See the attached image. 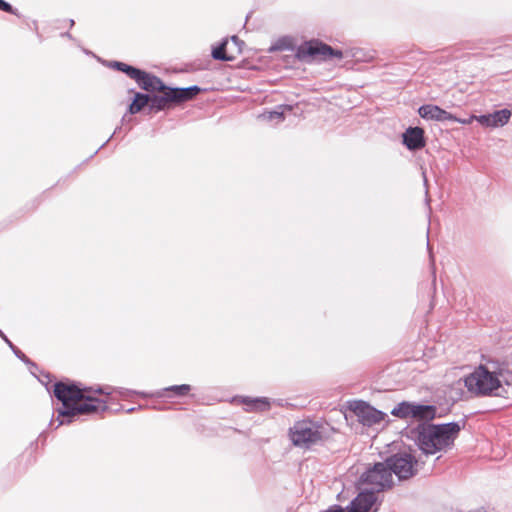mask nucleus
<instances>
[{
    "label": "nucleus",
    "mask_w": 512,
    "mask_h": 512,
    "mask_svg": "<svg viewBox=\"0 0 512 512\" xmlns=\"http://www.w3.org/2000/svg\"><path fill=\"white\" fill-rule=\"evenodd\" d=\"M113 67L116 68L119 71L124 72L129 76L131 79H135L138 75H140V69L135 68L133 66H130L128 64H125L123 62H114Z\"/></svg>",
    "instance_id": "obj_22"
},
{
    "label": "nucleus",
    "mask_w": 512,
    "mask_h": 512,
    "mask_svg": "<svg viewBox=\"0 0 512 512\" xmlns=\"http://www.w3.org/2000/svg\"><path fill=\"white\" fill-rule=\"evenodd\" d=\"M348 408L361 424L368 427L382 422L386 416L382 411L361 400L350 401Z\"/></svg>",
    "instance_id": "obj_9"
},
{
    "label": "nucleus",
    "mask_w": 512,
    "mask_h": 512,
    "mask_svg": "<svg viewBox=\"0 0 512 512\" xmlns=\"http://www.w3.org/2000/svg\"><path fill=\"white\" fill-rule=\"evenodd\" d=\"M228 43V40L225 39L223 40V42L216 48H214L212 50V57L215 59V60H221V61H232L234 60V57L233 56H229L225 49H226V45Z\"/></svg>",
    "instance_id": "obj_21"
},
{
    "label": "nucleus",
    "mask_w": 512,
    "mask_h": 512,
    "mask_svg": "<svg viewBox=\"0 0 512 512\" xmlns=\"http://www.w3.org/2000/svg\"><path fill=\"white\" fill-rule=\"evenodd\" d=\"M243 403L248 411H263L269 408V402L266 398H245Z\"/></svg>",
    "instance_id": "obj_19"
},
{
    "label": "nucleus",
    "mask_w": 512,
    "mask_h": 512,
    "mask_svg": "<svg viewBox=\"0 0 512 512\" xmlns=\"http://www.w3.org/2000/svg\"><path fill=\"white\" fill-rule=\"evenodd\" d=\"M426 202H427V205H429L430 199L428 197L426 198ZM428 209H431V206H428Z\"/></svg>",
    "instance_id": "obj_33"
},
{
    "label": "nucleus",
    "mask_w": 512,
    "mask_h": 512,
    "mask_svg": "<svg viewBox=\"0 0 512 512\" xmlns=\"http://www.w3.org/2000/svg\"><path fill=\"white\" fill-rule=\"evenodd\" d=\"M424 183H425V186L427 187V179L426 177H424ZM426 196H428V189L426 188Z\"/></svg>",
    "instance_id": "obj_31"
},
{
    "label": "nucleus",
    "mask_w": 512,
    "mask_h": 512,
    "mask_svg": "<svg viewBox=\"0 0 512 512\" xmlns=\"http://www.w3.org/2000/svg\"><path fill=\"white\" fill-rule=\"evenodd\" d=\"M491 114L492 127H502L508 123L511 117V111L508 109L497 110Z\"/></svg>",
    "instance_id": "obj_18"
},
{
    "label": "nucleus",
    "mask_w": 512,
    "mask_h": 512,
    "mask_svg": "<svg viewBox=\"0 0 512 512\" xmlns=\"http://www.w3.org/2000/svg\"><path fill=\"white\" fill-rule=\"evenodd\" d=\"M135 410H136V408H134V407H133V408L128 409V410H127V412H128V413H131V412H133V411H135Z\"/></svg>",
    "instance_id": "obj_32"
},
{
    "label": "nucleus",
    "mask_w": 512,
    "mask_h": 512,
    "mask_svg": "<svg viewBox=\"0 0 512 512\" xmlns=\"http://www.w3.org/2000/svg\"><path fill=\"white\" fill-rule=\"evenodd\" d=\"M436 416V407L433 405H424L411 403L410 419L417 421H430Z\"/></svg>",
    "instance_id": "obj_16"
},
{
    "label": "nucleus",
    "mask_w": 512,
    "mask_h": 512,
    "mask_svg": "<svg viewBox=\"0 0 512 512\" xmlns=\"http://www.w3.org/2000/svg\"><path fill=\"white\" fill-rule=\"evenodd\" d=\"M70 25L73 26L74 25V20H70Z\"/></svg>",
    "instance_id": "obj_34"
},
{
    "label": "nucleus",
    "mask_w": 512,
    "mask_h": 512,
    "mask_svg": "<svg viewBox=\"0 0 512 512\" xmlns=\"http://www.w3.org/2000/svg\"><path fill=\"white\" fill-rule=\"evenodd\" d=\"M200 87L194 85L187 88H170L165 85V89L158 90L162 95L150 96V109L161 111L169 107L170 104H180L191 100L200 92Z\"/></svg>",
    "instance_id": "obj_6"
},
{
    "label": "nucleus",
    "mask_w": 512,
    "mask_h": 512,
    "mask_svg": "<svg viewBox=\"0 0 512 512\" xmlns=\"http://www.w3.org/2000/svg\"><path fill=\"white\" fill-rule=\"evenodd\" d=\"M392 483V474L386 462L375 463L368 467L359 478V488L364 491H373L376 495L391 487Z\"/></svg>",
    "instance_id": "obj_5"
},
{
    "label": "nucleus",
    "mask_w": 512,
    "mask_h": 512,
    "mask_svg": "<svg viewBox=\"0 0 512 512\" xmlns=\"http://www.w3.org/2000/svg\"><path fill=\"white\" fill-rule=\"evenodd\" d=\"M403 143L409 150H419L425 146L424 131L420 127H410L403 133Z\"/></svg>",
    "instance_id": "obj_14"
},
{
    "label": "nucleus",
    "mask_w": 512,
    "mask_h": 512,
    "mask_svg": "<svg viewBox=\"0 0 512 512\" xmlns=\"http://www.w3.org/2000/svg\"><path fill=\"white\" fill-rule=\"evenodd\" d=\"M386 463L390 473H394L399 479H408L416 472L417 461L408 453L393 455L386 460Z\"/></svg>",
    "instance_id": "obj_10"
},
{
    "label": "nucleus",
    "mask_w": 512,
    "mask_h": 512,
    "mask_svg": "<svg viewBox=\"0 0 512 512\" xmlns=\"http://www.w3.org/2000/svg\"><path fill=\"white\" fill-rule=\"evenodd\" d=\"M297 55L300 59L326 60L331 57L342 58L340 50H334L331 46L318 40H311L299 46Z\"/></svg>",
    "instance_id": "obj_8"
},
{
    "label": "nucleus",
    "mask_w": 512,
    "mask_h": 512,
    "mask_svg": "<svg viewBox=\"0 0 512 512\" xmlns=\"http://www.w3.org/2000/svg\"><path fill=\"white\" fill-rule=\"evenodd\" d=\"M361 491L347 506V512H377L378 496L373 491Z\"/></svg>",
    "instance_id": "obj_12"
},
{
    "label": "nucleus",
    "mask_w": 512,
    "mask_h": 512,
    "mask_svg": "<svg viewBox=\"0 0 512 512\" xmlns=\"http://www.w3.org/2000/svg\"><path fill=\"white\" fill-rule=\"evenodd\" d=\"M327 438V427L313 421H299L290 428V439L295 446L310 448Z\"/></svg>",
    "instance_id": "obj_3"
},
{
    "label": "nucleus",
    "mask_w": 512,
    "mask_h": 512,
    "mask_svg": "<svg viewBox=\"0 0 512 512\" xmlns=\"http://www.w3.org/2000/svg\"><path fill=\"white\" fill-rule=\"evenodd\" d=\"M150 96L143 93H136L133 102L129 105L128 112L136 114L149 104Z\"/></svg>",
    "instance_id": "obj_17"
},
{
    "label": "nucleus",
    "mask_w": 512,
    "mask_h": 512,
    "mask_svg": "<svg viewBox=\"0 0 512 512\" xmlns=\"http://www.w3.org/2000/svg\"><path fill=\"white\" fill-rule=\"evenodd\" d=\"M475 120L485 127H492L491 114L476 116Z\"/></svg>",
    "instance_id": "obj_24"
},
{
    "label": "nucleus",
    "mask_w": 512,
    "mask_h": 512,
    "mask_svg": "<svg viewBox=\"0 0 512 512\" xmlns=\"http://www.w3.org/2000/svg\"><path fill=\"white\" fill-rule=\"evenodd\" d=\"M411 403L408 401L400 402L391 410V414L397 418L409 420Z\"/></svg>",
    "instance_id": "obj_20"
},
{
    "label": "nucleus",
    "mask_w": 512,
    "mask_h": 512,
    "mask_svg": "<svg viewBox=\"0 0 512 512\" xmlns=\"http://www.w3.org/2000/svg\"><path fill=\"white\" fill-rule=\"evenodd\" d=\"M0 10L11 13V14H16L14 8L9 3L5 2L4 0H0Z\"/></svg>",
    "instance_id": "obj_25"
},
{
    "label": "nucleus",
    "mask_w": 512,
    "mask_h": 512,
    "mask_svg": "<svg viewBox=\"0 0 512 512\" xmlns=\"http://www.w3.org/2000/svg\"><path fill=\"white\" fill-rule=\"evenodd\" d=\"M473 120H475V115H472L467 119H460L456 117V119H452L451 121L458 122L461 124H470Z\"/></svg>",
    "instance_id": "obj_26"
},
{
    "label": "nucleus",
    "mask_w": 512,
    "mask_h": 512,
    "mask_svg": "<svg viewBox=\"0 0 512 512\" xmlns=\"http://www.w3.org/2000/svg\"><path fill=\"white\" fill-rule=\"evenodd\" d=\"M0 336L9 345L10 348H14L13 343L6 337V335L0 330Z\"/></svg>",
    "instance_id": "obj_28"
},
{
    "label": "nucleus",
    "mask_w": 512,
    "mask_h": 512,
    "mask_svg": "<svg viewBox=\"0 0 512 512\" xmlns=\"http://www.w3.org/2000/svg\"><path fill=\"white\" fill-rule=\"evenodd\" d=\"M468 392L476 397L499 396L502 383L512 385V371L505 363L488 360L463 379Z\"/></svg>",
    "instance_id": "obj_1"
},
{
    "label": "nucleus",
    "mask_w": 512,
    "mask_h": 512,
    "mask_svg": "<svg viewBox=\"0 0 512 512\" xmlns=\"http://www.w3.org/2000/svg\"><path fill=\"white\" fill-rule=\"evenodd\" d=\"M83 400L85 401L84 403L81 401L76 402L70 409L58 410L59 417L63 418L59 421V425L70 423L71 418L76 415L92 414L99 411L103 412L108 409L106 401L95 398L94 396L90 395V393L87 395L85 394V397L82 399V401Z\"/></svg>",
    "instance_id": "obj_7"
},
{
    "label": "nucleus",
    "mask_w": 512,
    "mask_h": 512,
    "mask_svg": "<svg viewBox=\"0 0 512 512\" xmlns=\"http://www.w3.org/2000/svg\"><path fill=\"white\" fill-rule=\"evenodd\" d=\"M120 388H113L111 386L98 387L94 389L90 388H80L75 384H65L63 382H58L54 385V395L55 397L62 402L63 408L61 410L70 409L76 402L82 401L85 397V393H98L111 395L113 392H117L119 394Z\"/></svg>",
    "instance_id": "obj_4"
},
{
    "label": "nucleus",
    "mask_w": 512,
    "mask_h": 512,
    "mask_svg": "<svg viewBox=\"0 0 512 512\" xmlns=\"http://www.w3.org/2000/svg\"><path fill=\"white\" fill-rule=\"evenodd\" d=\"M460 430L461 426L457 422H450L438 425L419 424L412 433L419 449L427 455H433L450 448Z\"/></svg>",
    "instance_id": "obj_2"
},
{
    "label": "nucleus",
    "mask_w": 512,
    "mask_h": 512,
    "mask_svg": "<svg viewBox=\"0 0 512 512\" xmlns=\"http://www.w3.org/2000/svg\"><path fill=\"white\" fill-rule=\"evenodd\" d=\"M191 391V386L188 384H181V385H173L166 388H163L161 390H158L154 393H146V392H137L134 390H129L125 388L119 389V395L121 397H129L131 395H139L141 397L147 398V397H155V398H164V397H177L182 398L188 395V393Z\"/></svg>",
    "instance_id": "obj_11"
},
{
    "label": "nucleus",
    "mask_w": 512,
    "mask_h": 512,
    "mask_svg": "<svg viewBox=\"0 0 512 512\" xmlns=\"http://www.w3.org/2000/svg\"><path fill=\"white\" fill-rule=\"evenodd\" d=\"M326 512H344V510L340 506H335L328 509Z\"/></svg>",
    "instance_id": "obj_29"
},
{
    "label": "nucleus",
    "mask_w": 512,
    "mask_h": 512,
    "mask_svg": "<svg viewBox=\"0 0 512 512\" xmlns=\"http://www.w3.org/2000/svg\"><path fill=\"white\" fill-rule=\"evenodd\" d=\"M231 41L234 42L236 45H238L240 42L237 36H232Z\"/></svg>",
    "instance_id": "obj_30"
},
{
    "label": "nucleus",
    "mask_w": 512,
    "mask_h": 512,
    "mask_svg": "<svg viewBox=\"0 0 512 512\" xmlns=\"http://www.w3.org/2000/svg\"><path fill=\"white\" fill-rule=\"evenodd\" d=\"M418 113L422 118L427 120L450 121L452 119H456V116L453 114L447 112L437 105L431 104H426L419 107Z\"/></svg>",
    "instance_id": "obj_13"
},
{
    "label": "nucleus",
    "mask_w": 512,
    "mask_h": 512,
    "mask_svg": "<svg viewBox=\"0 0 512 512\" xmlns=\"http://www.w3.org/2000/svg\"><path fill=\"white\" fill-rule=\"evenodd\" d=\"M11 349L13 350V352L15 353V355H16L18 358H20V359H22V360H24V359H25V355H24V354H23L19 349H17L15 346H14V348H11Z\"/></svg>",
    "instance_id": "obj_27"
},
{
    "label": "nucleus",
    "mask_w": 512,
    "mask_h": 512,
    "mask_svg": "<svg viewBox=\"0 0 512 512\" xmlns=\"http://www.w3.org/2000/svg\"><path fill=\"white\" fill-rule=\"evenodd\" d=\"M134 80L139 87L145 91L154 92L165 89V84L160 78L143 70H140V75H138Z\"/></svg>",
    "instance_id": "obj_15"
},
{
    "label": "nucleus",
    "mask_w": 512,
    "mask_h": 512,
    "mask_svg": "<svg viewBox=\"0 0 512 512\" xmlns=\"http://www.w3.org/2000/svg\"><path fill=\"white\" fill-rule=\"evenodd\" d=\"M260 117L265 121H283L284 115L283 111L279 110H273V111H267L260 115Z\"/></svg>",
    "instance_id": "obj_23"
}]
</instances>
